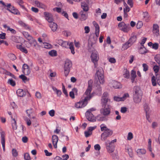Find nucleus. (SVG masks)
Returning <instances> with one entry per match:
<instances>
[{
	"label": "nucleus",
	"mask_w": 160,
	"mask_h": 160,
	"mask_svg": "<svg viewBox=\"0 0 160 160\" xmlns=\"http://www.w3.org/2000/svg\"><path fill=\"white\" fill-rule=\"evenodd\" d=\"M59 44L63 47L67 48L69 45V49L71 50V52L73 54H74L75 52L74 51V48L73 46V44L72 42H71L69 44V43L66 41H63L60 40L59 41Z\"/></svg>",
	"instance_id": "20e7f679"
},
{
	"label": "nucleus",
	"mask_w": 160,
	"mask_h": 160,
	"mask_svg": "<svg viewBox=\"0 0 160 160\" xmlns=\"http://www.w3.org/2000/svg\"><path fill=\"white\" fill-rule=\"evenodd\" d=\"M18 23L20 25L25 28L26 29L30 30V28L29 26L22 21H19Z\"/></svg>",
	"instance_id": "473e14b6"
},
{
	"label": "nucleus",
	"mask_w": 160,
	"mask_h": 160,
	"mask_svg": "<svg viewBox=\"0 0 160 160\" xmlns=\"http://www.w3.org/2000/svg\"><path fill=\"white\" fill-rule=\"evenodd\" d=\"M85 115L86 118L89 121L93 122L96 121V119L95 118L89 111H88L86 112Z\"/></svg>",
	"instance_id": "9b49d317"
},
{
	"label": "nucleus",
	"mask_w": 160,
	"mask_h": 160,
	"mask_svg": "<svg viewBox=\"0 0 160 160\" xmlns=\"http://www.w3.org/2000/svg\"><path fill=\"white\" fill-rule=\"evenodd\" d=\"M137 39L136 36V35H133L129 39L128 41L129 42V44L130 43L132 45L136 41Z\"/></svg>",
	"instance_id": "393cba45"
},
{
	"label": "nucleus",
	"mask_w": 160,
	"mask_h": 160,
	"mask_svg": "<svg viewBox=\"0 0 160 160\" xmlns=\"http://www.w3.org/2000/svg\"><path fill=\"white\" fill-rule=\"evenodd\" d=\"M5 132L2 131L1 132V143L2 145V147L3 148V149L4 151H5Z\"/></svg>",
	"instance_id": "6ab92c4d"
},
{
	"label": "nucleus",
	"mask_w": 160,
	"mask_h": 160,
	"mask_svg": "<svg viewBox=\"0 0 160 160\" xmlns=\"http://www.w3.org/2000/svg\"><path fill=\"white\" fill-rule=\"evenodd\" d=\"M8 82L12 86H14L15 85V81L12 79H9Z\"/></svg>",
	"instance_id": "5fc2aeb1"
},
{
	"label": "nucleus",
	"mask_w": 160,
	"mask_h": 160,
	"mask_svg": "<svg viewBox=\"0 0 160 160\" xmlns=\"http://www.w3.org/2000/svg\"><path fill=\"white\" fill-rule=\"evenodd\" d=\"M49 55L52 57L56 56L57 55V53L56 51L55 50H52L48 52Z\"/></svg>",
	"instance_id": "58836bf2"
},
{
	"label": "nucleus",
	"mask_w": 160,
	"mask_h": 160,
	"mask_svg": "<svg viewBox=\"0 0 160 160\" xmlns=\"http://www.w3.org/2000/svg\"><path fill=\"white\" fill-rule=\"evenodd\" d=\"M8 30L10 31L13 34H15L16 33V31L14 29L10 28L9 27H7Z\"/></svg>",
	"instance_id": "052dcab7"
},
{
	"label": "nucleus",
	"mask_w": 160,
	"mask_h": 160,
	"mask_svg": "<svg viewBox=\"0 0 160 160\" xmlns=\"http://www.w3.org/2000/svg\"><path fill=\"white\" fill-rule=\"evenodd\" d=\"M11 7V8H12V9L10 10H9V12H11L12 13H13L15 14H18L19 13L18 10L16 9L13 6H12L11 3L8 4L7 5V10H9V7Z\"/></svg>",
	"instance_id": "4468645a"
},
{
	"label": "nucleus",
	"mask_w": 160,
	"mask_h": 160,
	"mask_svg": "<svg viewBox=\"0 0 160 160\" xmlns=\"http://www.w3.org/2000/svg\"><path fill=\"white\" fill-rule=\"evenodd\" d=\"M72 66V64L71 61L68 59L65 61L64 70L65 75L66 76H67L68 75Z\"/></svg>",
	"instance_id": "39448f33"
},
{
	"label": "nucleus",
	"mask_w": 160,
	"mask_h": 160,
	"mask_svg": "<svg viewBox=\"0 0 160 160\" xmlns=\"http://www.w3.org/2000/svg\"><path fill=\"white\" fill-rule=\"evenodd\" d=\"M17 95L18 97H23L25 95V93L23 92V90L21 89H18L16 92Z\"/></svg>",
	"instance_id": "5701e85b"
},
{
	"label": "nucleus",
	"mask_w": 160,
	"mask_h": 160,
	"mask_svg": "<svg viewBox=\"0 0 160 160\" xmlns=\"http://www.w3.org/2000/svg\"><path fill=\"white\" fill-rule=\"evenodd\" d=\"M133 100L136 103H139L142 100V93L140 87L138 86L134 87L133 89Z\"/></svg>",
	"instance_id": "f03ea898"
},
{
	"label": "nucleus",
	"mask_w": 160,
	"mask_h": 160,
	"mask_svg": "<svg viewBox=\"0 0 160 160\" xmlns=\"http://www.w3.org/2000/svg\"><path fill=\"white\" fill-rule=\"evenodd\" d=\"M129 24H126L124 22H120L118 24L119 29L125 32H127L129 30Z\"/></svg>",
	"instance_id": "0eeeda50"
},
{
	"label": "nucleus",
	"mask_w": 160,
	"mask_h": 160,
	"mask_svg": "<svg viewBox=\"0 0 160 160\" xmlns=\"http://www.w3.org/2000/svg\"><path fill=\"white\" fill-rule=\"evenodd\" d=\"M8 57L12 60H14L16 59V57L15 55L12 53H10L8 55Z\"/></svg>",
	"instance_id": "37998d69"
},
{
	"label": "nucleus",
	"mask_w": 160,
	"mask_h": 160,
	"mask_svg": "<svg viewBox=\"0 0 160 160\" xmlns=\"http://www.w3.org/2000/svg\"><path fill=\"white\" fill-rule=\"evenodd\" d=\"M17 47L18 48L20 49L22 52L25 53H28V51L26 48L22 46V45H17Z\"/></svg>",
	"instance_id": "bb28decb"
},
{
	"label": "nucleus",
	"mask_w": 160,
	"mask_h": 160,
	"mask_svg": "<svg viewBox=\"0 0 160 160\" xmlns=\"http://www.w3.org/2000/svg\"><path fill=\"white\" fill-rule=\"evenodd\" d=\"M109 84L110 86L114 88L118 89L122 88L121 84L116 81L112 80Z\"/></svg>",
	"instance_id": "f8f14e48"
},
{
	"label": "nucleus",
	"mask_w": 160,
	"mask_h": 160,
	"mask_svg": "<svg viewBox=\"0 0 160 160\" xmlns=\"http://www.w3.org/2000/svg\"><path fill=\"white\" fill-rule=\"evenodd\" d=\"M142 67L143 68V70L145 72L147 71L148 69V65L145 64L143 63L142 64Z\"/></svg>",
	"instance_id": "603ef678"
},
{
	"label": "nucleus",
	"mask_w": 160,
	"mask_h": 160,
	"mask_svg": "<svg viewBox=\"0 0 160 160\" xmlns=\"http://www.w3.org/2000/svg\"><path fill=\"white\" fill-rule=\"evenodd\" d=\"M143 19L146 22L149 20V16L148 12H143L142 13Z\"/></svg>",
	"instance_id": "412c9836"
},
{
	"label": "nucleus",
	"mask_w": 160,
	"mask_h": 160,
	"mask_svg": "<svg viewBox=\"0 0 160 160\" xmlns=\"http://www.w3.org/2000/svg\"><path fill=\"white\" fill-rule=\"evenodd\" d=\"M22 72L25 75H28L30 73L29 67L26 64H24L22 66Z\"/></svg>",
	"instance_id": "dca6fc26"
},
{
	"label": "nucleus",
	"mask_w": 160,
	"mask_h": 160,
	"mask_svg": "<svg viewBox=\"0 0 160 160\" xmlns=\"http://www.w3.org/2000/svg\"><path fill=\"white\" fill-rule=\"evenodd\" d=\"M110 99H109V95L108 93L105 92H104L102 97L101 99V104L102 107H107L108 104V102H110Z\"/></svg>",
	"instance_id": "7ed1b4c3"
},
{
	"label": "nucleus",
	"mask_w": 160,
	"mask_h": 160,
	"mask_svg": "<svg viewBox=\"0 0 160 160\" xmlns=\"http://www.w3.org/2000/svg\"><path fill=\"white\" fill-rule=\"evenodd\" d=\"M152 48L155 50L157 49L158 48V44L157 43L153 44L152 45Z\"/></svg>",
	"instance_id": "e2e57ef3"
},
{
	"label": "nucleus",
	"mask_w": 160,
	"mask_h": 160,
	"mask_svg": "<svg viewBox=\"0 0 160 160\" xmlns=\"http://www.w3.org/2000/svg\"><path fill=\"white\" fill-rule=\"evenodd\" d=\"M19 78L22 79L24 82H25L26 80L28 81V79H27V78L24 75L22 74L19 76Z\"/></svg>",
	"instance_id": "de8ad7c7"
},
{
	"label": "nucleus",
	"mask_w": 160,
	"mask_h": 160,
	"mask_svg": "<svg viewBox=\"0 0 160 160\" xmlns=\"http://www.w3.org/2000/svg\"><path fill=\"white\" fill-rule=\"evenodd\" d=\"M80 14L81 15V18L82 20H85L87 18L86 13H84L82 11L80 12Z\"/></svg>",
	"instance_id": "e433bc0d"
},
{
	"label": "nucleus",
	"mask_w": 160,
	"mask_h": 160,
	"mask_svg": "<svg viewBox=\"0 0 160 160\" xmlns=\"http://www.w3.org/2000/svg\"><path fill=\"white\" fill-rule=\"evenodd\" d=\"M159 67L157 65H155L153 67V69L156 74V76H157V73L159 72Z\"/></svg>",
	"instance_id": "f704fd0d"
},
{
	"label": "nucleus",
	"mask_w": 160,
	"mask_h": 160,
	"mask_svg": "<svg viewBox=\"0 0 160 160\" xmlns=\"http://www.w3.org/2000/svg\"><path fill=\"white\" fill-rule=\"evenodd\" d=\"M143 24L141 21H139L137 24V28L138 29H139L142 26Z\"/></svg>",
	"instance_id": "864d4df0"
},
{
	"label": "nucleus",
	"mask_w": 160,
	"mask_h": 160,
	"mask_svg": "<svg viewBox=\"0 0 160 160\" xmlns=\"http://www.w3.org/2000/svg\"><path fill=\"white\" fill-rule=\"evenodd\" d=\"M101 130V131H105L108 130L109 129L107 127L104 125V124H102L100 125Z\"/></svg>",
	"instance_id": "ea45409f"
},
{
	"label": "nucleus",
	"mask_w": 160,
	"mask_h": 160,
	"mask_svg": "<svg viewBox=\"0 0 160 160\" xmlns=\"http://www.w3.org/2000/svg\"><path fill=\"white\" fill-rule=\"evenodd\" d=\"M128 152L129 157L132 158L133 156L132 151L131 148H129L127 149Z\"/></svg>",
	"instance_id": "79ce46f5"
},
{
	"label": "nucleus",
	"mask_w": 160,
	"mask_h": 160,
	"mask_svg": "<svg viewBox=\"0 0 160 160\" xmlns=\"http://www.w3.org/2000/svg\"><path fill=\"white\" fill-rule=\"evenodd\" d=\"M151 139H148V149L149 151H151Z\"/></svg>",
	"instance_id": "3c124183"
},
{
	"label": "nucleus",
	"mask_w": 160,
	"mask_h": 160,
	"mask_svg": "<svg viewBox=\"0 0 160 160\" xmlns=\"http://www.w3.org/2000/svg\"><path fill=\"white\" fill-rule=\"evenodd\" d=\"M94 148L95 150L99 151L101 147L100 145L98 144H96L94 146Z\"/></svg>",
	"instance_id": "680f3d73"
},
{
	"label": "nucleus",
	"mask_w": 160,
	"mask_h": 160,
	"mask_svg": "<svg viewBox=\"0 0 160 160\" xmlns=\"http://www.w3.org/2000/svg\"><path fill=\"white\" fill-rule=\"evenodd\" d=\"M11 117L12 119V128L13 130H16L17 128L16 121L14 118H12V116Z\"/></svg>",
	"instance_id": "cd10ccee"
},
{
	"label": "nucleus",
	"mask_w": 160,
	"mask_h": 160,
	"mask_svg": "<svg viewBox=\"0 0 160 160\" xmlns=\"http://www.w3.org/2000/svg\"><path fill=\"white\" fill-rule=\"evenodd\" d=\"M129 96L128 93H125L122 97L115 96L114 97V100L116 101H124Z\"/></svg>",
	"instance_id": "ddd939ff"
},
{
	"label": "nucleus",
	"mask_w": 160,
	"mask_h": 160,
	"mask_svg": "<svg viewBox=\"0 0 160 160\" xmlns=\"http://www.w3.org/2000/svg\"><path fill=\"white\" fill-rule=\"evenodd\" d=\"M55 111L54 110L52 109L50 110L49 112V114L50 116L51 117H53L54 116L55 114Z\"/></svg>",
	"instance_id": "13d9d810"
},
{
	"label": "nucleus",
	"mask_w": 160,
	"mask_h": 160,
	"mask_svg": "<svg viewBox=\"0 0 160 160\" xmlns=\"http://www.w3.org/2000/svg\"><path fill=\"white\" fill-rule=\"evenodd\" d=\"M100 112L104 116H108L111 112L110 106L108 105L107 107H102L100 110Z\"/></svg>",
	"instance_id": "1a4fd4ad"
},
{
	"label": "nucleus",
	"mask_w": 160,
	"mask_h": 160,
	"mask_svg": "<svg viewBox=\"0 0 160 160\" xmlns=\"http://www.w3.org/2000/svg\"><path fill=\"white\" fill-rule=\"evenodd\" d=\"M152 31L155 34L159 33V26L157 24H153Z\"/></svg>",
	"instance_id": "a878e982"
},
{
	"label": "nucleus",
	"mask_w": 160,
	"mask_h": 160,
	"mask_svg": "<svg viewBox=\"0 0 160 160\" xmlns=\"http://www.w3.org/2000/svg\"><path fill=\"white\" fill-rule=\"evenodd\" d=\"M62 160H67L69 158V156L68 154H65L62 155Z\"/></svg>",
	"instance_id": "774afa93"
},
{
	"label": "nucleus",
	"mask_w": 160,
	"mask_h": 160,
	"mask_svg": "<svg viewBox=\"0 0 160 160\" xmlns=\"http://www.w3.org/2000/svg\"><path fill=\"white\" fill-rule=\"evenodd\" d=\"M137 152L139 155L145 154L146 153V151L145 149H138L137 150Z\"/></svg>",
	"instance_id": "c85d7f7f"
},
{
	"label": "nucleus",
	"mask_w": 160,
	"mask_h": 160,
	"mask_svg": "<svg viewBox=\"0 0 160 160\" xmlns=\"http://www.w3.org/2000/svg\"><path fill=\"white\" fill-rule=\"evenodd\" d=\"M131 46L132 45L130 44H129V42L128 41L123 45L122 48L124 50H126Z\"/></svg>",
	"instance_id": "c9c22d12"
},
{
	"label": "nucleus",
	"mask_w": 160,
	"mask_h": 160,
	"mask_svg": "<svg viewBox=\"0 0 160 160\" xmlns=\"http://www.w3.org/2000/svg\"><path fill=\"white\" fill-rule=\"evenodd\" d=\"M154 59L158 64H160V55H156L154 57Z\"/></svg>",
	"instance_id": "a19ab883"
},
{
	"label": "nucleus",
	"mask_w": 160,
	"mask_h": 160,
	"mask_svg": "<svg viewBox=\"0 0 160 160\" xmlns=\"http://www.w3.org/2000/svg\"><path fill=\"white\" fill-rule=\"evenodd\" d=\"M34 3L36 5V6L38 7L42 8H46V6L44 4L39 1L35 0L34 1Z\"/></svg>",
	"instance_id": "4be33fe9"
},
{
	"label": "nucleus",
	"mask_w": 160,
	"mask_h": 160,
	"mask_svg": "<svg viewBox=\"0 0 160 160\" xmlns=\"http://www.w3.org/2000/svg\"><path fill=\"white\" fill-rule=\"evenodd\" d=\"M133 138L132 133L131 132H129L128 134L127 139L129 140H131Z\"/></svg>",
	"instance_id": "8fccbe9b"
},
{
	"label": "nucleus",
	"mask_w": 160,
	"mask_h": 160,
	"mask_svg": "<svg viewBox=\"0 0 160 160\" xmlns=\"http://www.w3.org/2000/svg\"><path fill=\"white\" fill-rule=\"evenodd\" d=\"M81 6L83 11L85 12H87L88 10V5L85 2H82L81 3Z\"/></svg>",
	"instance_id": "b1692460"
},
{
	"label": "nucleus",
	"mask_w": 160,
	"mask_h": 160,
	"mask_svg": "<svg viewBox=\"0 0 160 160\" xmlns=\"http://www.w3.org/2000/svg\"><path fill=\"white\" fill-rule=\"evenodd\" d=\"M22 33L24 36L27 39V40L28 39L31 38L32 37L27 32H23Z\"/></svg>",
	"instance_id": "4c0bfd02"
},
{
	"label": "nucleus",
	"mask_w": 160,
	"mask_h": 160,
	"mask_svg": "<svg viewBox=\"0 0 160 160\" xmlns=\"http://www.w3.org/2000/svg\"><path fill=\"white\" fill-rule=\"evenodd\" d=\"M12 154L13 156L17 157L18 156V153L17 150L14 149H13L12 150Z\"/></svg>",
	"instance_id": "6e6d98bb"
},
{
	"label": "nucleus",
	"mask_w": 160,
	"mask_h": 160,
	"mask_svg": "<svg viewBox=\"0 0 160 160\" xmlns=\"http://www.w3.org/2000/svg\"><path fill=\"white\" fill-rule=\"evenodd\" d=\"M84 134L86 137L87 138L89 137L92 134V132H90L89 131H85L84 132Z\"/></svg>",
	"instance_id": "4d7b16f0"
},
{
	"label": "nucleus",
	"mask_w": 160,
	"mask_h": 160,
	"mask_svg": "<svg viewBox=\"0 0 160 160\" xmlns=\"http://www.w3.org/2000/svg\"><path fill=\"white\" fill-rule=\"evenodd\" d=\"M92 90V86L88 83V87L84 95L87 96L85 97L84 99L80 102H78L75 104V106L77 108H81L85 106L88 103V101L90 100L92 96L90 94Z\"/></svg>",
	"instance_id": "f257e3e1"
},
{
	"label": "nucleus",
	"mask_w": 160,
	"mask_h": 160,
	"mask_svg": "<svg viewBox=\"0 0 160 160\" xmlns=\"http://www.w3.org/2000/svg\"><path fill=\"white\" fill-rule=\"evenodd\" d=\"M31 9L33 12L35 13H38L39 11V10L38 8L34 7H32Z\"/></svg>",
	"instance_id": "0e129e2a"
},
{
	"label": "nucleus",
	"mask_w": 160,
	"mask_h": 160,
	"mask_svg": "<svg viewBox=\"0 0 160 160\" xmlns=\"http://www.w3.org/2000/svg\"><path fill=\"white\" fill-rule=\"evenodd\" d=\"M103 73L102 68L101 67H100L98 68V70L97 71L96 73L100 83L102 84H103L104 82Z\"/></svg>",
	"instance_id": "423d86ee"
},
{
	"label": "nucleus",
	"mask_w": 160,
	"mask_h": 160,
	"mask_svg": "<svg viewBox=\"0 0 160 160\" xmlns=\"http://www.w3.org/2000/svg\"><path fill=\"white\" fill-rule=\"evenodd\" d=\"M131 77L133 78H136V72L133 70H132L131 71Z\"/></svg>",
	"instance_id": "bf43d9fd"
},
{
	"label": "nucleus",
	"mask_w": 160,
	"mask_h": 160,
	"mask_svg": "<svg viewBox=\"0 0 160 160\" xmlns=\"http://www.w3.org/2000/svg\"><path fill=\"white\" fill-rule=\"evenodd\" d=\"M156 79H157L156 78L155 76H153L152 77L151 81L152 84L153 86H155L157 85V82Z\"/></svg>",
	"instance_id": "72a5a7b5"
},
{
	"label": "nucleus",
	"mask_w": 160,
	"mask_h": 160,
	"mask_svg": "<svg viewBox=\"0 0 160 160\" xmlns=\"http://www.w3.org/2000/svg\"><path fill=\"white\" fill-rule=\"evenodd\" d=\"M28 138L26 136H24L22 138V141L24 143H26L28 141Z\"/></svg>",
	"instance_id": "338daca9"
},
{
	"label": "nucleus",
	"mask_w": 160,
	"mask_h": 160,
	"mask_svg": "<svg viewBox=\"0 0 160 160\" xmlns=\"http://www.w3.org/2000/svg\"><path fill=\"white\" fill-rule=\"evenodd\" d=\"M108 141H107L105 142L106 148L109 153H112L114 150V145H111L108 143Z\"/></svg>",
	"instance_id": "2eb2a0df"
},
{
	"label": "nucleus",
	"mask_w": 160,
	"mask_h": 160,
	"mask_svg": "<svg viewBox=\"0 0 160 160\" xmlns=\"http://www.w3.org/2000/svg\"><path fill=\"white\" fill-rule=\"evenodd\" d=\"M123 76L124 78H128L130 77V74L129 71L127 69H124Z\"/></svg>",
	"instance_id": "7c9ffc66"
},
{
	"label": "nucleus",
	"mask_w": 160,
	"mask_h": 160,
	"mask_svg": "<svg viewBox=\"0 0 160 160\" xmlns=\"http://www.w3.org/2000/svg\"><path fill=\"white\" fill-rule=\"evenodd\" d=\"M24 157L25 160H31L29 155L28 153H25L24 154Z\"/></svg>",
	"instance_id": "49530a36"
},
{
	"label": "nucleus",
	"mask_w": 160,
	"mask_h": 160,
	"mask_svg": "<svg viewBox=\"0 0 160 160\" xmlns=\"http://www.w3.org/2000/svg\"><path fill=\"white\" fill-rule=\"evenodd\" d=\"M49 26L53 32L56 31L58 28V25L57 24L53 22H51L49 24Z\"/></svg>",
	"instance_id": "aec40b11"
},
{
	"label": "nucleus",
	"mask_w": 160,
	"mask_h": 160,
	"mask_svg": "<svg viewBox=\"0 0 160 160\" xmlns=\"http://www.w3.org/2000/svg\"><path fill=\"white\" fill-rule=\"evenodd\" d=\"M91 60L94 64L95 67L97 66V62L99 59V56L97 52H93L91 55Z\"/></svg>",
	"instance_id": "9d476101"
},
{
	"label": "nucleus",
	"mask_w": 160,
	"mask_h": 160,
	"mask_svg": "<svg viewBox=\"0 0 160 160\" xmlns=\"http://www.w3.org/2000/svg\"><path fill=\"white\" fill-rule=\"evenodd\" d=\"M99 30H98V31H95L96 37H95L94 36H93V39L94 42H95L97 40L99 36Z\"/></svg>",
	"instance_id": "c03bdc74"
},
{
	"label": "nucleus",
	"mask_w": 160,
	"mask_h": 160,
	"mask_svg": "<svg viewBox=\"0 0 160 160\" xmlns=\"http://www.w3.org/2000/svg\"><path fill=\"white\" fill-rule=\"evenodd\" d=\"M26 112L28 116L29 117H31V114H33L34 113V111L32 108H30L28 110H27L26 111Z\"/></svg>",
	"instance_id": "c756f323"
},
{
	"label": "nucleus",
	"mask_w": 160,
	"mask_h": 160,
	"mask_svg": "<svg viewBox=\"0 0 160 160\" xmlns=\"http://www.w3.org/2000/svg\"><path fill=\"white\" fill-rule=\"evenodd\" d=\"M58 140L57 136L53 135L52 136V141L54 147L55 148H57V143Z\"/></svg>",
	"instance_id": "a211bd4d"
},
{
	"label": "nucleus",
	"mask_w": 160,
	"mask_h": 160,
	"mask_svg": "<svg viewBox=\"0 0 160 160\" xmlns=\"http://www.w3.org/2000/svg\"><path fill=\"white\" fill-rule=\"evenodd\" d=\"M97 119L98 121H105L107 120V119L105 116L101 115H98L97 116Z\"/></svg>",
	"instance_id": "2f4dec72"
},
{
	"label": "nucleus",
	"mask_w": 160,
	"mask_h": 160,
	"mask_svg": "<svg viewBox=\"0 0 160 160\" xmlns=\"http://www.w3.org/2000/svg\"><path fill=\"white\" fill-rule=\"evenodd\" d=\"M44 15L46 17V19L48 21L49 23L53 22L52 21L53 20L52 14L47 12H44Z\"/></svg>",
	"instance_id": "f3484780"
},
{
	"label": "nucleus",
	"mask_w": 160,
	"mask_h": 160,
	"mask_svg": "<svg viewBox=\"0 0 160 160\" xmlns=\"http://www.w3.org/2000/svg\"><path fill=\"white\" fill-rule=\"evenodd\" d=\"M93 24L95 28V31H98V30H99V26L98 24L96 22H93Z\"/></svg>",
	"instance_id": "09e8293b"
},
{
	"label": "nucleus",
	"mask_w": 160,
	"mask_h": 160,
	"mask_svg": "<svg viewBox=\"0 0 160 160\" xmlns=\"http://www.w3.org/2000/svg\"><path fill=\"white\" fill-rule=\"evenodd\" d=\"M31 45L33 44H35L36 41L32 37H31V38H29L28 40Z\"/></svg>",
	"instance_id": "a18cd8bd"
},
{
	"label": "nucleus",
	"mask_w": 160,
	"mask_h": 160,
	"mask_svg": "<svg viewBox=\"0 0 160 160\" xmlns=\"http://www.w3.org/2000/svg\"><path fill=\"white\" fill-rule=\"evenodd\" d=\"M113 133V131L109 129L106 131H104L101 135V140L102 141H105L107 138L111 136Z\"/></svg>",
	"instance_id": "6e6552de"
},
{
	"label": "nucleus",
	"mask_w": 160,
	"mask_h": 160,
	"mask_svg": "<svg viewBox=\"0 0 160 160\" xmlns=\"http://www.w3.org/2000/svg\"><path fill=\"white\" fill-rule=\"evenodd\" d=\"M127 111V108L126 107H122L121 108V112L122 113H125Z\"/></svg>",
	"instance_id": "69168bd1"
}]
</instances>
